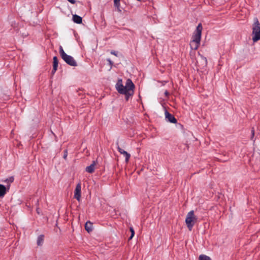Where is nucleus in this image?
Here are the masks:
<instances>
[{
	"label": "nucleus",
	"mask_w": 260,
	"mask_h": 260,
	"mask_svg": "<svg viewBox=\"0 0 260 260\" xmlns=\"http://www.w3.org/2000/svg\"><path fill=\"white\" fill-rule=\"evenodd\" d=\"M73 20L75 23L80 24L82 22V18L81 17L75 14L73 15Z\"/></svg>",
	"instance_id": "obj_11"
},
{
	"label": "nucleus",
	"mask_w": 260,
	"mask_h": 260,
	"mask_svg": "<svg viewBox=\"0 0 260 260\" xmlns=\"http://www.w3.org/2000/svg\"><path fill=\"white\" fill-rule=\"evenodd\" d=\"M85 228L88 232H90L92 230V224L89 221L87 222L85 225Z\"/></svg>",
	"instance_id": "obj_13"
},
{
	"label": "nucleus",
	"mask_w": 260,
	"mask_h": 260,
	"mask_svg": "<svg viewBox=\"0 0 260 260\" xmlns=\"http://www.w3.org/2000/svg\"><path fill=\"white\" fill-rule=\"evenodd\" d=\"M199 260H211V259L206 255L202 254L199 256Z\"/></svg>",
	"instance_id": "obj_16"
},
{
	"label": "nucleus",
	"mask_w": 260,
	"mask_h": 260,
	"mask_svg": "<svg viewBox=\"0 0 260 260\" xmlns=\"http://www.w3.org/2000/svg\"><path fill=\"white\" fill-rule=\"evenodd\" d=\"M37 213H38V214H39V213H40V212H39V209H37Z\"/></svg>",
	"instance_id": "obj_24"
},
{
	"label": "nucleus",
	"mask_w": 260,
	"mask_h": 260,
	"mask_svg": "<svg viewBox=\"0 0 260 260\" xmlns=\"http://www.w3.org/2000/svg\"><path fill=\"white\" fill-rule=\"evenodd\" d=\"M70 3H71L72 4H74L75 3V0H68Z\"/></svg>",
	"instance_id": "obj_19"
},
{
	"label": "nucleus",
	"mask_w": 260,
	"mask_h": 260,
	"mask_svg": "<svg viewBox=\"0 0 260 260\" xmlns=\"http://www.w3.org/2000/svg\"><path fill=\"white\" fill-rule=\"evenodd\" d=\"M67 156V152L66 151L64 154L63 157L64 158H66Z\"/></svg>",
	"instance_id": "obj_21"
},
{
	"label": "nucleus",
	"mask_w": 260,
	"mask_h": 260,
	"mask_svg": "<svg viewBox=\"0 0 260 260\" xmlns=\"http://www.w3.org/2000/svg\"><path fill=\"white\" fill-rule=\"evenodd\" d=\"M81 185L79 183H78L75 188L74 192V197L78 201H80L81 198Z\"/></svg>",
	"instance_id": "obj_6"
},
{
	"label": "nucleus",
	"mask_w": 260,
	"mask_h": 260,
	"mask_svg": "<svg viewBox=\"0 0 260 260\" xmlns=\"http://www.w3.org/2000/svg\"><path fill=\"white\" fill-rule=\"evenodd\" d=\"M6 192V187L4 185L0 184V197H3Z\"/></svg>",
	"instance_id": "obj_12"
},
{
	"label": "nucleus",
	"mask_w": 260,
	"mask_h": 260,
	"mask_svg": "<svg viewBox=\"0 0 260 260\" xmlns=\"http://www.w3.org/2000/svg\"><path fill=\"white\" fill-rule=\"evenodd\" d=\"M111 54H114V55H117L116 52L115 51H112Z\"/></svg>",
	"instance_id": "obj_22"
},
{
	"label": "nucleus",
	"mask_w": 260,
	"mask_h": 260,
	"mask_svg": "<svg viewBox=\"0 0 260 260\" xmlns=\"http://www.w3.org/2000/svg\"><path fill=\"white\" fill-rule=\"evenodd\" d=\"M165 116L166 118L169 121V122L175 123L177 122V120L175 119V118L170 113H169L168 111L165 112Z\"/></svg>",
	"instance_id": "obj_7"
},
{
	"label": "nucleus",
	"mask_w": 260,
	"mask_h": 260,
	"mask_svg": "<svg viewBox=\"0 0 260 260\" xmlns=\"http://www.w3.org/2000/svg\"><path fill=\"white\" fill-rule=\"evenodd\" d=\"M8 180L10 182H12L14 181V178L13 177H11Z\"/></svg>",
	"instance_id": "obj_20"
},
{
	"label": "nucleus",
	"mask_w": 260,
	"mask_h": 260,
	"mask_svg": "<svg viewBox=\"0 0 260 260\" xmlns=\"http://www.w3.org/2000/svg\"><path fill=\"white\" fill-rule=\"evenodd\" d=\"M203 27L201 23L197 26L191 37L190 46L192 50H197L200 45Z\"/></svg>",
	"instance_id": "obj_2"
},
{
	"label": "nucleus",
	"mask_w": 260,
	"mask_h": 260,
	"mask_svg": "<svg viewBox=\"0 0 260 260\" xmlns=\"http://www.w3.org/2000/svg\"><path fill=\"white\" fill-rule=\"evenodd\" d=\"M135 85L129 79H127L124 86L121 79H119L116 84L115 88L118 93L124 94L126 101L132 96L134 93Z\"/></svg>",
	"instance_id": "obj_1"
},
{
	"label": "nucleus",
	"mask_w": 260,
	"mask_h": 260,
	"mask_svg": "<svg viewBox=\"0 0 260 260\" xmlns=\"http://www.w3.org/2000/svg\"><path fill=\"white\" fill-rule=\"evenodd\" d=\"M53 70L52 73L54 74L56 71L57 67H58V59L56 56H54L53 58Z\"/></svg>",
	"instance_id": "obj_10"
},
{
	"label": "nucleus",
	"mask_w": 260,
	"mask_h": 260,
	"mask_svg": "<svg viewBox=\"0 0 260 260\" xmlns=\"http://www.w3.org/2000/svg\"><path fill=\"white\" fill-rule=\"evenodd\" d=\"M114 5L115 7L117 8L118 11H120V0H114Z\"/></svg>",
	"instance_id": "obj_15"
},
{
	"label": "nucleus",
	"mask_w": 260,
	"mask_h": 260,
	"mask_svg": "<svg viewBox=\"0 0 260 260\" xmlns=\"http://www.w3.org/2000/svg\"><path fill=\"white\" fill-rule=\"evenodd\" d=\"M165 94L166 95V96H168L169 95V92L167 91H166L165 92Z\"/></svg>",
	"instance_id": "obj_23"
},
{
	"label": "nucleus",
	"mask_w": 260,
	"mask_h": 260,
	"mask_svg": "<svg viewBox=\"0 0 260 260\" xmlns=\"http://www.w3.org/2000/svg\"><path fill=\"white\" fill-rule=\"evenodd\" d=\"M96 165L95 161H93L92 164H91L89 166H88L86 168V171L89 173H92L94 172L95 166Z\"/></svg>",
	"instance_id": "obj_9"
},
{
	"label": "nucleus",
	"mask_w": 260,
	"mask_h": 260,
	"mask_svg": "<svg viewBox=\"0 0 260 260\" xmlns=\"http://www.w3.org/2000/svg\"><path fill=\"white\" fill-rule=\"evenodd\" d=\"M118 150L120 154H123L125 157V161L126 162H127L129 160L131 155L119 147H118Z\"/></svg>",
	"instance_id": "obj_8"
},
{
	"label": "nucleus",
	"mask_w": 260,
	"mask_h": 260,
	"mask_svg": "<svg viewBox=\"0 0 260 260\" xmlns=\"http://www.w3.org/2000/svg\"><path fill=\"white\" fill-rule=\"evenodd\" d=\"M59 53L61 58L67 63L71 66H77V62L74 58L72 56L67 54L61 46L59 47Z\"/></svg>",
	"instance_id": "obj_4"
},
{
	"label": "nucleus",
	"mask_w": 260,
	"mask_h": 260,
	"mask_svg": "<svg viewBox=\"0 0 260 260\" xmlns=\"http://www.w3.org/2000/svg\"><path fill=\"white\" fill-rule=\"evenodd\" d=\"M197 219V218L194 215L193 210L190 211L187 213L185 219V223L189 231H191Z\"/></svg>",
	"instance_id": "obj_5"
},
{
	"label": "nucleus",
	"mask_w": 260,
	"mask_h": 260,
	"mask_svg": "<svg viewBox=\"0 0 260 260\" xmlns=\"http://www.w3.org/2000/svg\"><path fill=\"white\" fill-rule=\"evenodd\" d=\"M107 61L109 62V64L110 66V68H112V66H113V62L110 59H108Z\"/></svg>",
	"instance_id": "obj_18"
},
{
	"label": "nucleus",
	"mask_w": 260,
	"mask_h": 260,
	"mask_svg": "<svg viewBox=\"0 0 260 260\" xmlns=\"http://www.w3.org/2000/svg\"><path fill=\"white\" fill-rule=\"evenodd\" d=\"M44 241V236L40 235L37 239V244L38 246H41L42 245Z\"/></svg>",
	"instance_id": "obj_14"
},
{
	"label": "nucleus",
	"mask_w": 260,
	"mask_h": 260,
	"mask_svg": "<svg viewBox=\"0 0 260 260\" xmlns=\"http://www.w3.org/2000/svg\"><path fill=\"white\" fill-rule=\"evenodd\" d=\"M130 231L131 232V235L130 237L129 238V240H131L133 238V237L134 236V235H135V231L133 228H130Z\"/></svg>",
	"instance_id": "obj_17"
},
{
	"label": "nucleus",
	"mask_w": 260,
	"mask_h": 260,
	"mask_svg": "<svg viewBox=\"0 0 260 260\" xmlns=\"http://www.w3.org/2000/svg\"><path fill=\"white\" fill-rule=\"evenodd\" d=\"M252 35L253 42H256L260 40V23L257 18L254 19Z\"/></svg>",
	"instance_id": "obj_3"
}]
</instances>
